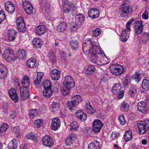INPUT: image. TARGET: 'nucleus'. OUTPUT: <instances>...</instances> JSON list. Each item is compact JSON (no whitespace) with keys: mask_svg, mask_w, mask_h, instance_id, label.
I'll list each match as a JSON object with an SVG mask.
<instances>
[{"mask_svg":"<svg viewBox=\"0 0 149 149\" xmlns=\"http://www.w3.org/2000/svg\"><path fill=\"white\" fill-rule=\"evenodd\" d=\"M101 30L99 28H96L93 31V36L97 37L101 33Z\"/></svg>","mask_w":149,"mask_h":149,"instance_id":"obj_50","label":"nucleus"},{"mask_svg":"<svg viewBox=\"0 0 149 149\" xmlns=\"http://www.w3.org/2000/svg\"><path fill=\"white\" fill-rule=\"evenodd\" d=\"M12 131L14 133L16 134L17 135L19 134V128L18 127H13L12 129Z\"/></svg>","mask_w":149,"mask_h":149,"instance_id":"obj_64","label":"nucleus"},{"mask_svg":"<svg viewBox=\"0 0 149 149\" xmlns=\"http://www.w3.org/2000/svg\"><path fill=\"white\" fill-rule=\"evenodd\" d=\"M143 41L144 43H146L149 39V33H148L144 32L143 34Z\"/></svg>","mask_w":149,"mask_h":149,"instance_id":"obj_51","label":"nucleus"},{"mask_svg":"<svg viewBox=\"0 0 149 149\" xmlns=\"http://www.w3.org/2000/svg\"><path fill=\"white\" fill-rule=\"evenodd\" d=\"M14 53V51L11 48L7 47L5 48L4 50V53L3 56L9 55Z\"/></svg>","mask_w":149,"mask_h":149,"instance_id":"obj_46","label":"nucleus"},{"mask_svg":"<svg viewBox=\"0 0 149 149\" xmlns=\"http://www.w3.org/2000/svg\"><path fill=\"white\" fill-rule=\"evenodd\" d=\"M65 80L63 82V84H68V83L73 81V78L70 76H67L64 78Z\"/></svg>","mask_w":149,"mask_h":149,"instance_id":"obj_54","label":"nucleus"},{"mask_svg":"<svg viewBox=\"0 0 149 149\" xmlns=\"http://www.w3.org/2000/svg\"><path fill=\"white\" fill-rule=\"evenodd\" d=\"M59 107V104L58 103L53 102L51 109L53 112H55L58 110Z\"/></svg>","mask_w":149,"mask_h":149,"instance_id":"obj_42","label":"nucleus"},{"mask_svg":"<svg viewBox=\"0 0 149 149\" xmlns=\"http://www.w3.org/2000/svg\"><path fill=\"white\" fill-rule=\"evenodd\" d=\"M6 18L4 12L3 10H0V23L5 20Z\"/></svg>","mask_w":149,"mask_h":149,"instance_id":"obj_55","label":"nucleus"},{"mask_svg":"<svg viewBox=\"0 0 149 149\" xmlns=\"http://www.w3.org/2000/svg\"><path fill=\"white\" fill-rule=\"evenodd\" d=\"M13 81L14 82V83L15 85V86L17 88V89L20 88L21 87L19 86V80L16 78H15L14 79Z\"/></svg>","mask_w":149,"mask_h":149,"instance_id":"obj_59","label":"nucleus"},{"mask_svg":"<svg viewBox=\"0 0 149 149\" xmlns=\"http://www.w3.org/2000/svg\"><path fill=\"white\" fill-rule=\"evenodd\" d=\"M8 70L6 66L0 64V79H3L7 77Z\"/></svg>","mask_w":149,"mask_h":149,"instance_id":"obj_18","label":"nucleus"},{"mask_svg":"<svg viewBox=\"0 0 149 149\" xmlns=\"http://www.w3.org/2000/svg\"><path fill=\"white\" fill-rule=\"evenodd\" d=\"M100 144L97 141H94L89 144L88 146V149H100Z\"/></svg>","mask_w":149,"mask_h":149,"instance_id":"obj_27","label":"nucleus"},{"mask_svg":"<svg viewBox=\"0 0 149 149\" xmlns=\"http://www.w3.org/2000/svg\"><path fill=\"white\" fill-rule=\"evenodd\" d=\"M120 135V134L119 133H116L115 132H112L111 135V139L112 140H114L115 138H118Z\"/></svg>","mask_w":149,"mask_h":149,"instance_id":"obj_63","label":"nucleus"},{"mask_svg":"<svg viewBox=\"0 0 149 149\" xmlns=\"http://www.w3.org/2000/svg\"><path fill=\"white\" fill-rule=\"evenodd\" d=\"M8 93L10 98L16 103L18 102L19 97L16 93V90L14 88H12L9 91Z\"/></svg>","mask_w":149,"mask_h":149,"instance_id":"obj_14","label":"nucleus"},{"mask_svg":"<svg viewBox=\"0 0 149 149\" xmlns=\"http://www.w3.org/2000/svg\"><path fill=\"white\" fill-rule=\"evenodd\" d=\"M137 126L139 132L141 134H143L146 132L147 129L144 123H139L137 124Z\"/></svg>","mask_w":149,"mask_h":149,"instance_id":"obj_30","label":"nucleus"},{"mask_svg":"<svg viewBox=\"0 0 149 149\" xmlns=\"http://www.w3.org/2000/svg\"><path fill=\"white\" fill-rule=\"evenodd\" d=\"M50 5L48 3H43L42 5V10L44 13H46L49 11Z\"/></svg>","mask_w":149,"mask_h":149,"instance_id":"obj_41","label":"nucleus"},{"mask_svg":"<svg viewBox=\"0 0 149 149\" xmlns=\"http://www.w3.org/2000/svg\"><path fill=\"white\" fill-rule=\"evenodd\" d=\"M89 17L93 19L99 17L100 15L99 11L98 10L95 8H90L88 12Z\"/></svg>","mask_w":149,"mask_h":149,"instance_id":"obj_10","label":"nucleus"},{"mask_svg":"<svg viewBox=\"0 0 149 149\" xmlns=\"http://www.w3.org/2000/svg\"><path fill=\"white\" fill-rule=\"evenodd\" d=\"M70 88H68L65 87L62 88L61 90L62 91L63 95L65 96L68 95L70 92Z\"/></svg>","mask_w":149,"mask_h":149,"instance_id":"obj_58","label":"nucleus"},{"mask_svg":"<svg viewBox=\"0 0 149 149\" xmlns=\"http://www.w3.org/2000/svg\"><path fill=\"white\" fill-rule=\"evenodd\" d=\"M70 130L72 131H73L77 130L79 126V125L76 121H73L70 123Z\"/></svg>","mask_w":149,"mask_h":149,"instance_id":"obj_44","label":"nucleus"},{"mask_svg":"<svg viewBox=\"0 0 149 149\" xmlns=\"http://www.w3.org/2000/svg\"><path fill=\"white\" fill-rule=\"evenodd\" d=\"M3 56L5 58L6 60L9 62H10L16 59L14 53L9 55Z\"/></svg>","mask_w":149,"mask_h":149,"instance_id":"obj_43","label":"nucleus"},{"mask_svg":"<svg viewBox=\"0 0 149 149\" xmlns=\"http://www.w3.org/2000/svg\"><path fill=\"white\" fill-rule=\"evenodd\" d=\"M34 80L33 83L36 85H39L41 82L42 79H40V78L38 77V76L36 75H34L33 77Z\"/></svg>","mask_w":149,"mask_h":149,"instance_id":"obj_52","label":"nucleus"},{"mask_svg":"<svg viewBox=\"0 0 149 149\" xmlns=\"http://www.w3.org/2000/svg\"><path fill=\"white\" fill-rule=\"evenodd\" d=\"M137 24L139 25L135 26V31L136 34H140L143 31V24L140 21H138Z\"/></svg>","mask_w":149,"mask_h":149,"instance_id":"obj_29","label":"nucleus"},{"mask_svg":"<svg viewBox=\"0 0 149 149\" xmlns=\"http://www.w3.org/2000/svg\"><path fill=\"white\" fill-rule=\"evenodd\" d=\"M48 56L50 59V61L52 63H54L56 62L57 59L55 56V54L54 52H50Z\"/></svg>","mask_w":149,"mask_h":149,"instance_id":"obj_36","label":"nucleus"},{"mask_svg":"<svg viewBox=\"0 0 149 149\" xmlns=\"http://www.w3.org/2000/svg\"><path fill=\"white\" fill-rule=\"evenodd\" d=\"M8 128V125L5 123L3 124L0 127V133L6 132Z\"/></svg>","mask_w":149,"mask_h":149,"instance_id":"obj_56","label":"nucleus"},{"mask_svg":"<svg viewBox=\"0 0 149 149\" xmlns=\"http://www.w3.org/2000/svg\"><path fill=\"white\" fill-rule=\"evenodd\" d=\"M36 31L38 35L40 36L46 32V27L45 25H39L36 28Z\"/></svg>","mask_w":149,"mask_h":149,"instance_id":"obj_19","label":"nucleus"},{"mask_svg":"<svg viewBox=\"0 0 149 149\" xmlns=\"http://www.w3.org/2000/svg\"><path fill=\"white\" fill-rule=\"evenodd\" d=\"M93 130L95 133L100 132L103 126V124L100 120H95L93 123Z\"/></svg>","mask_w":149,"mask_h":149,"instance_id":"obj_7","label":"nucleus"},{"mask_svg":"<svg viewBox=\"0 0 149 149\" xmlns=\"http://www.w3.org/2000/svg\"><path fill=\"white\" fill-rule=\"evenodd\" d=\"M75 18L77 22H83L85 19V17L83 14L79 13L76 15Z\"/></svg>","mask_w":149,"mask_h":149,"instance_id":"obj_38","label":"nucleus"},{"mask_svg":"<svg viewBox=\"0 0 149 149\" xmlns=\"http://www.w3.org/2000/svg\"><path fill=\"white\" fill-rule=\"evenodd\" d=\"M70 47L74 50H77L79 47L78 43L76 40L72 41L70 42Z\"/></svg>","mask_w":149,"mask_h":149,"instance_id":"obj_45","label":"nucleus"},{"mask_svg":"<svg viewBox=\"0 0 149 149\" xmlns=\"http://www.w3.org/2000/svg\"><path fill=\"white\" fill-rule=\"evenodd\" d=\"M60 72L57 69H53L51 71L50 77L54 81L58 80L60 78Z\"/></svg>","mask_w":149,"mask_h":149,"instance_id":"obj_15","label":"nucleus"},{"mask_svg":"<svg viewBox=\"0 0 149 149\" xmlns=\"http://www.w3.org/2000/svg\"><path fill=\"white\" fill-rule=\"evenodd\" d=\"M60 120L58 117L53 118L52 121L51 128L52 130H56L60 126Z\"/></svg>","mask_w":149,"mask_h":149,"instance_id":"obj_16","label":"nucleus"},{"mask_svg":"<svg viewBox=\"0 0 149 149\" xmlns=\"http://www.w3.org/2000/svg\"><path fill=\"white\" fill-rule=\"evenodd\" d=\"M42 144L45 146L51 148L54 145L53 139L48 135H46L42 139Z\"/></svg>","mask_w":149,"mask_h":149,"instance_id":"obj_6","label":"nucleus"},{"mask_svg":"<svg viewBox=\"0 0 149 149\" xmlns=\"http://www.w3.org/2000/svg\"><path fill=\"white\" fill-rule=\"evenodd\" d=\"M95 68L93 65L89 66L86 71L87 75H91L93 74L95 70Z\"/></svg>","mask_w":149,"mask_h":149,"instance_id":"obj_47","label":"nucleus"},{"mask_svg":"<svg viewBox=\"0 0 149 149\" xmlns=\"http://www.w3.org/2000/svg\"><path fill=\"white\" fill-rule=\"evenodd\" d=\"M121 88L119 83L115 84L112 88L113 93L114 94L118 95Z\"/></svg>","mask_w":149,"mask_h":149,"instance_id":"obj_31","label":"nucleus"},{"mask_svg":"<svg viewBox=\"0 0 149 149\" xmlns=\"http://www.w3.org/2000/svg\"><path fill=\"white\" fill-rule=\"evenodd\" d=\"M142 74L136 72L132 76V78L137 83H139L141 79Z\"/></svg>","mask_w":149,"mask_h":149,"instance_id":"obj_35","label":"nucleus"},{"mask_svg":"<svg viewBox=\"0 0 149 149\" xmlns=\"http://www.w3.org/2000/svg\"><path fill=\"white\" fill-rule=\"evenodd\" d=\"M86 110L89 113L92 114L94 113L95 111V110L92 106L87 108Z\"/></svg>","mask_w":149,"mask_h":149,"instance_id":"obj_62","label":"nucleus"},{"mask_svg":"<svg viewBox=\"0 0 149 149\" xmlns=\"http://www.w3.org/2000/svg\"><path fill=\"white\" fill-rule=\"evenodd\" d=\"M5 7L6 10L10 14L13 13L15 10V6L10 1L6 2L5 5Z\"/></svg>","mask_w":149,"mask_h":149,"instance_id":"obj_17","label":"nucleus"},{"mask_svg":"<svg viewBox=\"0 0 149 149\" xmlns=\"http://www.w3.org/2000/svg\"><path fill=\"white\" fill-rule=\"evenodd\" d=\"M27 137L28 138L34 140H36V137L35 135L33 133H31L27 135Z\"/></svg>","mask_w":149,"mask_h":149,"instance_id":"obj_61","label":"nucleus"},{"mask_svg":"<svg viewBox=\"0 0 149 149\" xmlns=\"http://www.w3.org/2000/svg\"><path fill=\"white\" fill-rule=\"evenodd\" d=\"M20 92L22 100H25L28 99L29 97V92L28 88H20Z\"/></svg>","mask_w":149,"mask_h":149,"instance_id":"obj_12","label":"nucleus"},{"mask_svg":"<svg viewBox=\"0 0 149 149\" xmlns=\"http://www.w3.org/2000/svg\"><path fill=\"white\" fill-rule=\"evenodd\" d=\"M133 19H131L126 24V28L123 30L120 36L122 41L125 42L129 38L130 31V26L131 24V22H133Z\"/></svg>","mask_w":149,"mask_h":149,"instance_id":"obj_2","label":"nucleus"},{"mask_svg":"<svg viewBox=\"0 0 149 149\" xmlns=\"http://www.w3.org/2000/svg\"><path fill=\"white\" fill-rule=\"evenodd\" d=\"M26 65L29 68H34L36 67V60L35 59L31 58L26 61Z\"/></svg>","mask_w":149,"mask_h":149,"instance_id":"obj_28","label":"nucleus"},{"mask_svg":"<svg viewBox=\"0 0 149 149\" xmlns=\"http://www.w3.org/2000/svg\"><path fill=\"white\" fill-rule=\"evenodd\" d=\"M23 7L26 13L30 15L33 11V8L30 2L27 1H24L23 3Z\"/></svg>","mask_w":149,"mask_h":149,"instance_id":"obj_9","label":"nucleus"},{"mask_svg":"<svg viewBox=\"0 0 149 149\" xmlns=\"http://www.w3.org/2000/svg\"><path fill=\"white\" fill-rule=\"evenodd\" d=\"M8 40L10 41L14 40L17 36V32L14 29H10L8 31Z\"/></svg>","mask_w":149,"mask_h":149,"instance_id":"obj_26","label":"nucleus"},{"mask_svg":"<svg viewBox=\"0 0 149 149\" xmlns=\"http://www.w3.org/2000/svg\"><path fill=\"white\" fill-rule=\"evenodd\" d=\"M18 146V142L15 139H13L9 143L8 149H17Z\"/></svg>","mask_w":149,"mask_h":149,"instance_id":"obj_25","label":"nucleus"},{"mask_svg":"<svg viewBox=\"0 0 149 149\" xmlns=\"http://www.w3.org/2000/svg\"><path fill=\"white\" fill-rule=\"evenodd\" d=\"M118 121L120 124L122 125H124L125 123V120L124 116L123 115H120L119 116L118 118Z\"/></svg>","mask_w":149,"mask_h":149,"instance_id":"obj_49","label":"nucleus"},{"mask_svg":"<svg viewBox=\"0 0 149 149\" xmlns=\"http://www.w3.org/2000/svg\"><path fill=\"white\" fill-rule=\"evenodd\" d=\"M137 90L136 87L134 86H131L129 88L128 95L130 97H136L137 96Z\"/></svg>","mask_w":149,"mask_h":149,"instance_id":"obj_23","label":"nucleus"},{"mask_svg":"<svg viewBox=\"0 0 149 149\" xmlns=\"http://www.w3.org/2000/svg\"><path fill=\"white\" fill-rule=\"evenodd\" d=\"M52 84L49 80L45 81L43 84L44 89L51 88Z\"/></svg>","mask_w":149,"mask_h":149,"instance_id":"obj_48","label":"nucleus"},{"mask_svg":"<svg viewBox=\"0 0 149 149\" xmlns=\"http://www.w3.org/2000/svg\"><path fill=\"white\" fill-rule=\"evenodd\" d=\"M142 88L145 91H147L149 89V80L147 79L143 80L142 84Z\"/></svg>","mask_w":149,"mask_h":149,"instance_id":"obj_37","label":"nucleus"},{"mask_svg":"<svg viewBox=\"0 0 149 149\" xmlns=\"http://www.w3.org/2000/svg\"><path fill=\"white\" fill-rule=\"evenodd\" d=\"M86 41L82 43V50L85 54L90 58L92 62L98 64L99 62H101L103 58H106L100 46L92 42L89 38L86 39Z\"/></svg>","mask_w":149,"mask_h":149,"instance_id":"obj_1","label":"nucleus"},{"mask_svg":"<svg viewBox=\"0 0 149 149\" xmlns=\"http://www.w3.org/2000/svg\"><path fill=\"white\" fill-rule=\"evenodd\" d=\"M21 83L23 86L22 88H28L30 85V79L29 77L27 75H25L22 78Z\"/></svg>","mask_w":149,"mask_h":149,"instance_id":"obj_22","label":"nucleus"},{"mask_svg":"<svg viewBox=\"0 0 149 149\" xmlns=\"http://www.w3.org/2000/svg\"><path fill=\"white\" fill-rule=\"evenodd\" d=\"M42 125V120L41 119H38L34 123V125L36 127L40 128Z\"/></svg>","mask_w":149,"mask_h":149,"instance_id":"obj_53","label":"nucleus"},{"mask_svg":"<svg viewBox=\"0 0 149 149\" xmlns=\"http://www.w3.org/2000/svg\"><path fill=\"white\" fill-rule=\"evenodd\" d=\"M81 100V97L79 95H74L72 98L71 101L67 102L68 107L71 111H72Z\"/></svg>","mask_w":149,"mask_h":149,"instance_id":"obj_3","label":"nucleus"},{"mask_svg":"<svg viewBox=\"0 0 149 149\" xmlns=\"http://www.w3.org/2000/svg\"><path fill=\"white\" fill-rule=\"evenodd\" d=\"M111 73L116 76L120 75L123 72L124 69L123 67L118 64H113L109 67Z\"/></svg>","mask_w":149,"mask_h":149,"instance_id":"obj_4","label":"nucleus"},{"mask_svg":"<svg viewBox=\"0 0 149 149\" xmlns=\"http://www.w3.org/2000/svg\"><path fill=\"white\" fill-rule=\"evenodd\" d=\"M121 10L122 12V14L124 16H127L130 14L132 12L133 10L131 6L129 5H122Z\"/></svg>","mask_w":149,"mask_h":149,"instance_id":"obj_8","label":"nucleus"},{"mask_svg":"<svg viewBox=\"0 0 149 149\" xmlns=\"http://www.w3.org/2000/svg\"><path fill=\"white\" fill-rule=\"evenodd\" d=\"M67 27V26L66 23L64 22H61L57 27V30L58 31L63 32L66 30Z\"/></svg>","mask_w":149,"mask_h":149,"instance_id":"obj_33","label":"nucleus"},{"mask_svg":"<svg viewBox=\"0 0 149 149\" xmlns=\"http://www.w3.org/2000/svg\"><path fill=\"white\" fill-rule=\"evenodd\" d=\"M65 87L68 88H71L73 87H74L75 85L74 80L68 83V84H63Z\"/></svg>","mask_w":149,"mask_h":149,"instance_id":"obj_57","label":"nucleus"},{"mask_svg":"<svg viewBox=\"0 0 149 149\" xmlns=\"http://www.w3.org/2000/svg\"><path fill=\"white\" fill-rule=\"evenodd\" d=\"M132 133L130 130L126 131L124 135V138L126 141H129L132 138Z\"/></svg>","mask_w":149,"mask_h":149,"instance_id":"obj_39","label":"nucleus"},{"mask_svg":"<svg viewBox=\"0 0 149 149\" xmlns=\"http://www.w3.org/2000/svg\"><path fill=\"white\" fill-rule=\"evenodd\" d=\"M35 111H36V112L33 113L32 112H31L29 111V115L30 117L31 118H33L35 116H38V111L37 110H35Z\"/></svg>","mask_w":149,"mask_h":149,"instance_id":"obj_60","label":"nucleus"},{"mask_svg":"<svg viewBox=\"0 0 149 149\" xmlns=\"http://www.w3.org/2000/svg\"><path fill=\"white\" fill-rule=\"evenodd\" d=\"M137 108L139 111L144 113H146L149 111L147 105L145 102L142 101L139 102Z\"/></svg>","mask_w":149,"mask_h":149,"instance_id":"obj_13","label":"nucleus"},{"mask_svg":"<svg viewBox=\"0 0 149 149\" xmlns=\"http://www.w3.org/2000/svg\"><path fill=\"white\" fill-rule=\"evenodd\" d=\"M129 107V104L127 103L124 102L121 104L120 108L121 111L126 112L128 111Z\"/></svg>","mask_w":149,"mask_h":149,"instance_id":"obj_40","label":"nucleus"},{"mask_svg":"<svg viewBox=\"0 0 149 149\" xmlns=\"http://www.w3.org/2000/svg\"><path fill=\"white\" fill-rule=\"evenodd\" d=\"M53 91L51 88L44 89L43 91V95L47 97H50L52 95Z\"/></svg>","mask_w":149,"mask_h":149,"instance_id":"obj_34","label":"nucleus"},{"mask_svg":"<svg viewBox=\"0 0 149 149\" xmlns=\"http://www.w3.org/2000/svg\"><path fill=\"white\" fill-rule=\"evenodd\" d=\"M74 6L71 3H69L65 5L63 8V11L65 13H68L72 9Z\"/></svg>","mask_w":149,"mask_h":149,"instance_id":"obj_32","label":"nucleus"},{"mask_svg":"<svg viewBox=\"0 0 149 149\" xmlns=\"http://www.w3.org/2000/svg\"><path fill=\"white\" fill-rule=\"evenodd\" d=\"M17 26L19 31L21 32H24L26 30V26L23 18L18 17L16 20Z\"/></svg>","mask_w":149,"mask_h":149,"instance_id":"obj_5","label":"nucleus"},{"mask_svg":"<svg viewBox=\"0 0 149 149\" xmlns=\"http://www.w3.org/2000/svg\"><path fill=\"white\" fill-rule=\"evenodd\" d=\"M77 138V135L75 133H72L70 134L65 140V143L66 145L70 146L73 144Z\"/></svg>","mask_w":149,"mask_h":149,"instance_id":"obj_11","label":"nucleus"},{"mask_svg":"<svg viewBox=\"0 0 149 149\" xmlns=\"http://www.w3.org/2000/svg\"><path fill=\"white\" fill-rule=\"evenodd\" d=\"M17 56L19 59H24L26 58V52L24 49H19L17 53Z\"/></svg>","mask_w":149,"mask_h":149,"instance_id":"obj_24","label":"nucleus"},{"mask_svg":"<svg viewBox=\"0 0 149 149\" xmlns=\"http://www.w3.org/2000/svg\"><path fill=\"white\" fill-rule=\"evenodd\" d=\"M32 43L34 48H40L43 44L42 40L39 38H35L32 41Z\"/></svg>","mask_w":149,"mask_h":149,"instance_id":"obj_20","label":"nucleus"},{"mask_svg":"<svg viewBox=\"0 0 149 149\" xmlns=\"http://www.w3.org/2000/svg\"><path fill=\"white\" fill-rule=\"evenodd\" d=\"M77 118L82 121H85L87 118V115L81 110L77 111L75 113Z\"/></svg>","mask_w":149,"mask_h":149,"instance_id":"obj_21","label":"nucleus"}]
</instances>
